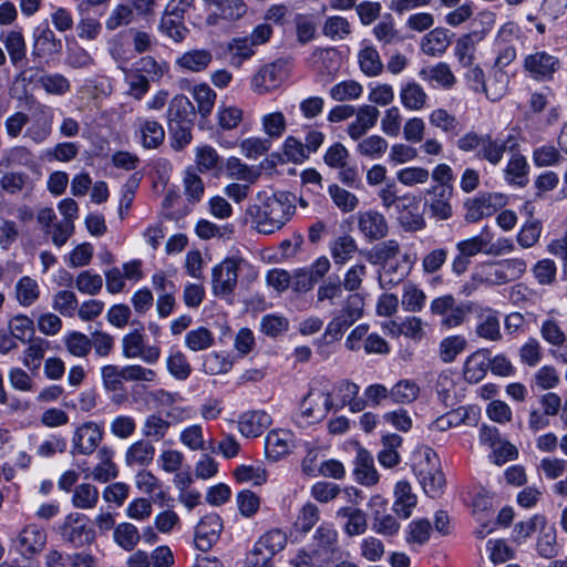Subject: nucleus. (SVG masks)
Returning a JSON list of instances; mask_svg holds the SVG:
<instances>
[{
    "mask_svg": "<svg viewBox=\"0 0 567 567\" xmlns=\"http://www.w3.org/2000/svg\"><path fill=\"white\" fill-rule=\"evenodd\" d=\"M340 554L339 534L332 524L322 523L312 536V548H300L289 559L292 567H330Z\"/></svg>",
    "mask_w": 567,
    "mask_h": 567,
    "instance_id": "obj_1",
    "label": "nucleus"
},
{
    "mask_svg": "<svg viewBox=\"0 0 567 567\" xmlns=\"http://www.w3.org/2000/svg\"><path fill=\"white\" fill-rule=\"evenodd\" d=\"M257 199L259 205L249 208V213L252 214V210L257 209L256 228L259 233L274 234L293 214L295 208L285 193L269 194L268 192H259Z\"/></svg>",
    "mask_w": 567,
    "mask_h": 567,
    "instance_id": "obj_2",
    "label": "nucleus"
},
{
    "mask_svg": "<svg viewBox=\"0 0 567 567\" xmlns=\"http://www.w3.org/2000/svg\"><path fill=\"white\" fill-rule=\"evenodd\" d=\"M248 281L258 277L257 269L241 255L234 254L225 258L212 270V289L216 296H230L237 287L238 277Z\"/></svg>",
    "mask_w": 567,
    "mask_h": 567,
    "instance_id": "obj_3",
    "label": "nucleus"
},
{
    "mask_svg": "<svg viewBox=\"0 0 567 567\" xmlns=\"http://www.w3.org/2000/svg\"><path fill=\"white\" fill-rule=\"evenodd\" d=\"M411 465L424 493L432 498L441 495L445 477L436 452L429 446L415 449L412 453Z\"/></svg>",
    "mask_w": 567,
    "mask_h": 567,
    "instance_id": "obj_4",
    "label": "nucleus"
},
{
    "mask_svg": "<svg viewBox=\"0 0 567 567\" xmlns=\"http://www.w3.org/2000/svg\"><path fill=\"white\" fill-rule=\"evenodd\" d=\"M526 269L527 264L522 258L485 261L475 267L472 278L478 284L499 286L519 279Z\"/></svg>",
    "mask_w": 567,
    "mask_h": 567,
    "instance_id": "obj_5",
    "label": "nucleus"
},
{
    "mask_svg": "<svg viewBox=\"0 0 567 567\" xmlns=\"http://www.w3.org/2000/svg\"><path fill=\"white\" fill-rule=\"evenodd\" d=\"M333 408L334 401L330 391L313 384L300 404L297 422L300 425L318 423Z\"/></svg>",
    "mask_w": 567,
    "mask_h": 567,
    "instance_id": "obj_6",
    "label": "nucleus"
},
{
    "mask_svg": "<svg viewBox=\"0 0 567 567\" xmlns=\"http://www.w3.org/2000/svg\"><path fill=\"white\" fill-rule=\"evenodd\" d=\"M472 310V302H457L452 295L436 297L430 305L431 313L440 317L441 326L446 329L457 328L463 324Z\"/></svg>",
    "mask_w": 567,
    "mask_h": 567,
    "instance_id": "obj_7",
    "label": "nucleus"
},
{
    "mask_svg": "<svg viewBox=\"0 0 567 567\" xmlns=\"http://www.w3.org/2000/svg\"><path fill=\"white\" fill-rule=\"evenodd\" d=\"M104 437V427L102 423L86 421L78 425L72 434V454L91 455L100 446Z\"/></svg>",
    "mask_w": 567,
    "mask_h": 567,
    "instance_id": "obj_8",
    "label": "nucleus"
},
{
    "mask_svg": "<svg viewBox=\"0 0 567 567\" xmlns=\"http://www.w3.org/2000/svg\"><path fill=\"white\" fill-rule=\"evenodd\" d=\"M523 68L534 81H550L560 69V61L547 51L537 50L524 56Z\"/></svg>",
    "mask_w": 567,
    "mask_h": 567,
    "instance_id": "obj_9",
    "label": "nucleus"
},
{
    "mask_svg": "<svg viewBox=\"0 0 567 567\" xmlns=\"http://www.w3.org/2000/svg\"><path fill=\"white\" fill-rule=\"evenodd\" d=\"M61 534L66 542L75 547L90 544L94 539V533L89 527V518L81 513H70L65 516Z\"/></svg>",
    "mask_w": 567,
    "mask_h": 567,
    "instance_id": "obj_10",
    "label": "nucleus"
},
{
    "mask_svg": "<svg viewBox=\"0 0 567 567\" xmlns=\"http://www.w3.org/2000/svg\"><path fill=\"white\" fill-rule=\"evenodd\" d=\"M122 354L126 359H141L146 364H155L161 358L158 346H146L140 332H131L122 339Z\"/></svg>",
    "mask_w": 567,
    "mask_h": 567,
    "instance_id": "obj_11",
    "label": "nucleus"
},
{
    "mask_svg": "<svg viewBox=\"0 0 567 567\" xmlns=\"http://www.w3.org/2000/svg\"><path fill=\"white\" fill-rule=\"evenodd\" d=\"M398 219L406 231H419L425 228L426 221L420 210V197L405 193L402 195L401 205H396Z\"/></svg>",
    "mask_w": 567,
    "mask_h": 567,
    "instance_id": "obj_12",
    "label": "nucleus"
},
{
    "mask_svg": "<svg viewBox=\"0 0 567 567\" xmlns=\"http://www.w3.org/2000/svg\"><path fill=\"white\" fill-rule=\"evenodd\" d=\"M223 520L219 515L210 513L200 518L195 527L194 544L202 551L209 550L219 539Z\"/></svg>",
    "mask_w": 567,
    "mask_h": 567,
    "instance_id": "obj_13",
    "label": "nucleus"
},
{
    "mask_svg": "<svg viewBox=\"0 0 567 567\" xmlns=\"http://www.w3.org/2000/svg\"><path fill=\"white\" fill-rule=\"evenodd\" d=\"M505 205V196L499 193L484 194L465 203V219L475 223L493 215L498 207Z\"/></svg>",
    "mask_w": 567,
    "mask_h": 567,
    "instance_id": "obj_14",
    "label": "nucleus"
},
{
    "mask_svg": "<svg viewBox=\"0 0 567 567\" xmlns=\"http://www.w3.org/2000/svg\"><path fill=\"white\" fill-rule=\"evenodd\" d=\"M53 110L52 107L38 104L33 114L30 125L27 127L24 136L35 144L44 143L52 133L53 125Z\"/></svg>",
    "mask_w": 567,
    "mask_h": 567,
    "instance_id": "obj_15",
    "label": "nucleus"
},
{
    "mask_svg": "<svg viewBox=\"0 0 567 567\" xmlns=\"http://www.w3.org/2000/svg\"><path fill=\"white\" fill-rule=\"evenodd\" d=\"M415 258L404 252L398 259L382 266L379 282L382 289H391L400 284L410 272Z\"/></svg>",
    "mask_w": 567,
    "mask_h": 567,
    "instance_id": "obj_16",
    "label": "nucleus"
},
{
    "mask_svg": "<svg viewBox=\"0 0 567 567\" xmlns=\"http://www.w3.org/2000/svg\"><path fill=\"white\" fill-rule=\"evenodd\" d=\"M14 544L23 557H34L47 544L45 529L35 524H29L19 533Z\"/></svg>",
    "mask_w": 567,
    "mask_h": 567,
    "instance_id": "obj_17",
    "label": "nucleus"
},
{
    "mask_svg": "<svg viewBox=\"0 0 567 567\" xmlns=\"http://www.w3.org/2000/svg\"><path fill=\"white\" fill-rule=\"evenodd\" d=\"M295 447V435L291 431L277 429L265 437V454L268 460L277 462L286 457Z\"/></svg>",
    "mask_w": 567,
    "mask_h": 567,
    "instance_id": "obj_18",
    "label": "nucleus"
},
{
    "mask_svg": "<svg viewBox=\"0 0 567 567\" xmlns=\"http://www.w3.org/2000/svg\"><path fill=\"white\" fill-rule=\"evenodd\" d=\"M359 231L370 241L381 239L389 231L384 215L378 210L369 209L358 215Z\"/></svg>",
    "mask_w": 567,
    "mask_h": 567,
    "instance_id": "obj_19",
    "label": "nucleus"
},
{
    "mask_svg": "<svg viewBox=\"0 0 567 567\" xmlns=\"http://www.w3.org/2000/svg\"><path fill=\"white\" fill-rule=\"evenodd\" d=\"M393 497L392 509L395 515L402 519L410 518L417 505V495L413 492L411 483L406 480L396 482Z\"/></svg>",
    "mask_w": 567,
    "mask_h": 567,
    "instance_id": "obj_20",
    "label": "nucleus"
},
{
    "mask_svg": "<svg viewBox=\"0 0 567 567\" xmlns=\"http://www.w3.org/2000/svg\"><path fill=\"white\" fill-rule=\"evenodd\" d=\"M360 388L358 384L348 380H341L333 385L331 398L334 401V408L340 409L349 405L351 412H360L365 408L364 401L358 399Z\"/></svg>",
    "mask_w": 567,
    "mask_h": 567,
    "instance_id": "obj_21",
    "label": "nucleus"
},
{
    "mask_svg": "<svg viewBox=\"0 0 567 567\" xmlns=\"http://www.w3.org/2000/svg\"><path fill=\"white\" fill-rule=\"evenodd\" d=\"M354 115L355 120L349 124L347 132L353 141H358L377 125L380 111L372 104H363L355 109Z\"/></svg>",
    "mask_w": 567,
    "mask_h": 567,
    "instance_id": "obj_22",
    "label": "nucleus"
},
{
    "mask_svg": "<svg viewBox=\"0 0 567 567\" xmlns=\"http://www.w3.org/2000/svg\"><path fill=\"white\" fill-rule=\"evenodd\" d=\"M272 423L270 414L262 410L243 413L238 420V431L245 437H258Z\"/></svg>",
    "mask_w": 567,
    "mask_h": 567,
    "instance_id": "obj_23",
    "label": "nucleus"
},
{
    "mask_svg": "<svg viewBox=\"0 0 567 567\" xmlns=\"http://www.w3.org/2000/svg\"><path fill=\"white\" fill-rule=\"evenodd\" d=\"M353 474L355 481L364 486H373L380 480V475L374 466L373 456L363 447L357 449Z\"/></svg>",
    "mask_w": 567,
    "mask_h": 567,
    "instance_id": "obj_24",
    "label": "nucleus"
},
{
    "mask_svg": "<svg viewBox=\"0 0 567 567\" xmlns=\"http://www.w3.org/2000/svg\"><path fill=\"white\" fill-rule=\"evenodd\" d=\"M213 61L208 49H190L175 60V66L182 72L199 73L205 71Z\"/></svg>",
    "mask_w": 567,
    "mask_h": 567,
    "instance_id": "obj_25",
    "label": "nucleus"
},
{
    "mask_svg": "<svg viewBox=\"0 0 567 567\" xmlns=\"http://www.w3.org/2000/svg\"><path fill=\"white\" fill-rule=\"evenodd\" d=\"M136 488L146 495L154 496L155 502L168 506L172 501L163 484L151 471L141 470L134 477Z\"/></svg>",
    "mask_w": 567,
    "mask_h": 567,
    "instance_id": "obj_26",
    "label": "nucleus"
},
{
    "mask_svg": "<svg viewBox=\"0 0 567 567\" xmlns=\"http://www.w3.org/2000/svg\"><path fill=\"white\" fill-rule=\"evenodd\" d=\"M489 368V353L481 349L470 354L463 367V374L466 381L477 383L484 379Z\"/></svg>",
    "mask_w": 567,
    "mask_h": 567,
    "instance_id": "obj_27",
    "label": "nucleus"
},
{
    "mask_svg": "<svg viewBox=\"0 0 567 567\" xmlns=\"http://www.w3.org/2000/svg\"><path fill=\"white\" fill-rule=\"evenodd\" d=\"M509 141L511 137L503 140L493 137L491 134H484V140L476 157L481 161H486L492 166H497L504 158Z\"/></svg>",
    "mask_w": 567,
    "mask_h": 567,
    "instance_id": "obj_28",
    "label": "nucleus"
},
{
    "mask_svg": "<svg viewBox=\"0 0 567 567\" xmlns=\"http://www.w3.org/2000/svg\"><path fill=\"white\" fill-rule=\"evenodd\" d=\"M426 193L433 195L429 203L431 215L440 220L450 219L453 216V207L451 205L452 189L434 186L427 189Z\"/></svg>",
    "mask_w": 567,
    "mask_h": 567,
    "instance_id": "obj_29",
    "label": "nucleus"
},
{
    "mask_svg": "<svg viewBox=\"0 0 567 567\" xmlns=\"http://www.w3.org/2000/svg\"><path fill=\"white\" fill-rule=\"evenodd\" d=\"M451 44V33L447 29L435 28L427 32L421 41V50L430 56H441Z\"/></svg>",
    "mask_w": 567,
    "mask_h": 567,
    "instance_id": "obj_30",
    "label": "nucleus"
},
{
    "mask_svg": "<svg viewBox=\"0 0 567 567\" xmlns=\"http://www.w3.org/2000/svg\"><path fill=\"white\" fill-rule=\"evenodd\" d=\"M422 80L435 84L444 90H451L456 83L451 66L446 62H439L420 71Z\"/></svg>",
    "mask_w": 567,
    "mask_h": 567,
    "instance_id": "obj_31",
    "label": "nucleus"
},
{
    "mask_svg": "<svg viewBox=\"0 0 567 567\" xmlns=\"http://www.w3.org/2000/svg\"><path fill=\"white\" fill-rule=\"evenodd\" d=\"M509 76L506 70L491 68L488 76L485 78L482 93L492 101H501L508 90Z\"/></svg>",
    "mask_w": 567,
    "mask_h": 567,
    "instance_id": "obj_32",
    "label": "nucleus"
},
{
    "mask_svg": "<svg viewBox=\"0 0 567 567\" xmlns=\"http://www.w3.org/2000/svg\"><path fill=\"white\" fill-rule=\"evenodd\" d=\"M329 251L333 262L343 266L353 259L358 251V243L351 235L343 234L330 241Z\"/></svg>",
    "mask_w": 567,
    "mask_h": 567,
    "instance_id": "obj_33",
    "label": "nucleus"
},
{
    "mask_svg": "<svg viewBox=\"0 0 567 567\" xmlns=\"http://www.w3.org/2000/svg\"><path fill=\"white\" fill-rule=\"evenodd\" d=\"M29 341L28 347L22 351L21 362L24 368L31 372H37L50 349V342L47 339L37 337Z\"/></svg>",
    "mask_w": 567,
    "mask_h": 567,
    "instance_id": "obj_34",
    "label": "nucleus"
},
{
    "mask_svg": "<svg viewBox=\"0 0 567 567\" xmlns=\"http://www.w3.org/2000/svg\"><path fill=\"white\" fill-rule=\"evenodd\" d=\"M114 451L111 447L102 446L97 450L96 458L99 463L92 471V478L100 483H106L115 478L118 474L117 466L113 462Z\"/></svg>",
    "mask_w": 567,
    "mask_h": 567,
    "instance_id": "obj_35",
    "label": "nucleus"
},
{
    "mask_svg": "<svg viewBox=\"0 0 567 567\" xmlns=\"http://www.w3.org/2000/svg\"><path fill=\"white\" fill-rule=\"evenodd\" d=\"M483 38L484 33L471 32L456 40L454 55L461 66H471L474 63L476 45Z\"/></svg>",
    "mask_w": 567,
    "mask_h": 567,
    "instance_id": "obj_36",
    "label": "nucleus"
},
{
    "mask_svg": "<svg viewBox=\"0 0 567 567\" xmlns=\"http://www.w3.org/2000/svg\"><path fill=\"white\" fill-rule=\"evenodd\" d=\"M61 40L48 25H40L34 31L33 54L47 56L58 53L61 50Z\"/></svg>",
    "mask_w": 567,
    "mask_h": 567,
    "instance_id": "obj_37",
    "label": "nucleus"
},
{
    "mask_svg": "<svg viewBox=\"0 0 567 567\" xmlns=\"http://www.w3.org/2000/svg\"><path fill=\"white\" fill-rule=\"evenodd\" d=\"M336 516L346 519L343 532L348 536H359L365 533L368 528L367 515L363 511L353 507H340Z\"/></svg>",
    "mask_w": 567,
    "mask_h": 567,
    "instance_id": "obj_38",
    "label": "nucleus"
},
{
    "mask_svg": "<svg viewBox=\"0 0 567 567\" xmlns=\"http://www.w3.org/2000/svg\"><path fill=\"white\" fill-rule=\"evenodd\" d=\"M279 84L280 68L275 63L264 65L251 79V89L258 94L267 93Z\"/></svg>",
    "mask_w": 567,
    "mask_h": 567,
    "instance_id": "obj_39",
    "label": "nucleus"
},
{
    "mask_svg": "<svg viewBox=\"0 0 567 567\" xmlns=\"http://www.w3.org/2000/svg\"><path fill=\"white\" fill-rule=\"evenodd\" d=\"M476 334L488 341H498L502 339L499 319L496 311L491 308L482 309L477 318Z\"/></svg>",
    "mask_w": 567,
    "mask_h": 567,
    "instance_id": "obj_40",
    "label": "nucleus"
},
{
    "mask_svg": "<svg viewBox=\"0 0 567 567\" xmlns=\"http://www.w3.org/2000/svg\"><path fill=\"white\" fill-rule=\"evenodd\" d=\"M427 94L416 82L412 81L401 86L400 102L402 106L412 112H417L426 106Z\"/></svg>",
    "mask_w": 567,
    "mask_h": 567,
    "instance_id": "obj_41",
    "label": "nucleus"
},
{
    "mask_svg": "<svg viewBox=\"0 0 567 567\" xmlns=\"http://www.w3.org/2000/svg\"><path fill=\"white\" fill-rule=\"evenodd\" d=\"M155 455V447L145 440L132 443L125 452V464L130 467L146 466L152 463Z\"/></svg>",
    "mask_w": 567,
    "mask_h": 567,
    "instance_id": "obj_42",
    "label": "nucleus"
},
{
    "mask_svg": "<svg viewBox=\"0 0 567 567\" xmlns=\"http://www.w3.org/2000/svg\"><path fill=\"white\" fill-rule=\"evenodd\" d=\"M395 179L406 188L424 186L430 181V169L420 165L403 166L395 172Z\"/></svg>",
    "mask_w": 567,
    "mask_h": 567,
    "instance_id": "obj_43",
    "label": "nucleus"
},
{
    "mask_svg": "<svg viewBox=\"0 0 567 567\" xmlns=\"http://www.w3.org/2000/svg\"><path fill=\"white\" fill-rule=\"evenodd\" d=\"M402 444V437L394 433L382 436V449L378 453V461L381 466L392 468L401 462L398 449Z\"/></svg>",
    "mask_w": 567,
    "mask_h": 567,
    "instance_id": "obj_44",
    "label": "nucleus"
},
{
    "mask_svg": "<svg viewBox=\"0 0 567 567\" xmlns=\"http://www.w3.org/2000/svg\"><path fill=\"white\" fill-rule=\"evenodd\" d=\"M421 388L415 380L401 379L390 389V401L395 404H410L417 400Z\"/></svg>",
    "mask_w": 567,
    "mask_h": 567,
    "instance_id": "obj_45",
    "label": "nucleus"
},
{
    "mask_svg": "<svg viewBox=\"0 0 567 567\" xmlns=\"http://www.w3.org/2000/svg\"><path fill=\"white\" fill-rule=\"evenodd\" d=\"M40 297V287L35 279L23 276L14 285V299L23 307L34 305Z\"/></svg>",
    "mask_w": 567,
    "mask_h": 567,
    "instance_id": "obj_46",
    "label": "nucleus"
},
{
    "mask_svg": "<svg viewBox=\"0 0 567 567\" xmlns=\"http://www.w3.org/2000/svg\"><path fill=\"white\" fill-rule=\"evenodd\" d=\"M557 532L553 525H548L547 520L539 528L536 542V550L543 558L549 559L557 556L559 547L557 545Z\"/></svg>",
    "mask_w": 567,
    "mask_h": 567,
    "instance_id": "obj_47",
    "label": "nucleus"
},
{
    "mask_svg": "<svg viewBox=\"0 0 567 567\" xmlns=\"http://www.w3.org/2000/svg\"><path fill=\"white\" fill-rule=\"evenodd\" d=\"M359 143L355 147V152L363 157L372 161H378L384 156L389 148L388 141L378 134H372L364 138L358 140Z\"/></svg>",
    "mask_w": 567,
    "mask_h": 567,
    "instance_id": "obj_48",
    "label": "nucleus"
},
{
    "mask_svg": "<svg viewBox=\"0 0 567 567\" xmlns=\"http://www.w3.org/2000/svg\"><path fill=\"white\" fill-rule=\"evenodd\" d=\"M226 176L233 179L254 184L258 181L260 173L257 168L247 165L240 158L230 156L225 164Z\"/></svg>",
    "mask_w": 567,
    "mask_h": 567,
    "instance_id": "obj_49",
    "label": "nucleus"
},
{
    "mask_svg": "<svg viewBox=\"0 0 567 567\" xmlns=\"http://www.w3.org/2000/svg\"><path fill=\"white\" fill-rule=\"evenodd\" d=\"M529 172V165L524 155H513L504 169L505 179L512 184L523 187L527 183V175Z\"/></svg>",
    "mask_w": 567,
    "mask_h": 567,
    "instance_id": "obj_50",
    "label": "nucleus"
},
{
    "mask_svg": "<svg viewBox=\"0 0 567 567\" xmlns=\"http://www.w3.org/2000/svg\"><path fill=\"white\" fill-rule=\"evenodd\" d=\"M467 347L464 336L453 334L443 338L439 344V357L444 363L453 362Z\"/></svg>",
    "mask_w": 567,
    "mask_h": 567,
    "instance_id": "obj_51",
    "label": "nucleus"
},
{
    "mask_svg": "<svg viewBox=\"0 0 567 567\" xmlns=\"http://www.w3.org/2000/svg\"><path fill=\"white\" fill-rule=\"evenodd\" d=\"M100 498L99 489L90 484L82 483L73 489L72 505L79 509H93Z\"/></svg>",
    "mask_w": 567,
    "mask_h": 567,
    "instance_id": "obj_52",
    "label": "nucleus"
},
{
    "mask_svg": "<svg viewBox=\"0 0 567 567\" xmlns=\"http://www.w3.org/2000/svg\"><path fill=\"white\" fill-rule=\"evenodd\" d=\"M261 130L266 135L265 138L271 140L280 138L287 128V120L282 112L275 111L264 114L260 117Z\"/></svg>",
    "mask_w": 567,
    "mask_h": 567,
    "instance_id": "obj_53",
    "label": "nucleus"
},
{
    "mask_svg": "<svg viewBox=\"0 0 567 567\" xmlns=\"http://www.w3.org/2000/svg\"><path fill=\"white\" fill-rule=\"evenodd\" d=\"M426 302L425 292L415 284L408 281L403 285L401 303L408 312H420Z\"/></svg>",
    "mask_w": 567,
    "mask_h": 567,
    "instance_id": "obj_54",
    "label": "nucleus"
},
{
    "mask_svg": "<svg viewBox=\"0 0 567 567\" xmlns=\"http://www.w3.org/2000/svg\"><path fill=\"white\" fill-rule=\"evenodd\" d=\"M113 539L122 549L131 551L138 544L141 535L135 525L124 522L114 527Z\"/></svg>",
    "mask_w": 567,
    "mask_h": 567,
    "instance_id": "obj_55",
    "label": "nucleus"
},
{
    "mask_svg": "<svg viewBox=\"0 0 567 567\" xmlns=\"http://www.w3.org/2000/svg\"><path fill=\"white\" fill-rule=\"evenodd\" d=\"M2 42L8 51L11 63L18 66L25 59L27 54L25 41L22 33L11 30L6 33Z\"/></svg>",
    "mask_w": 567,
    "mask_h": 567,
    "instance_id": "obj_56",
    "label": "nucleus"
},
{
    "mask_svg": "<svg viewBox=\"0 0 567 567\" xmlns=\"http://www.w3.org/2000/svg\"><path fill=\"white\" fill-rule=\"evenodd\" d=\"M388 150V163L392 167H403V165L412 163L419 157L417 148L412 146L409 142L394 143Z\"/></svg>",
    "mask_w": 567,
    "mask_h": 567,
    "instance_id": "obj_57",
    "label": "nucleus"
},
{
    "mask_svg": "<svg viewBox=\"0 0 567 567\" xmlns=\"http://www.w3.org/2000/svg\"><path fill=\"white\" fill-rule=\"evenodd\" d=\"M168 373L178 381H185L192 373V365L187 357L179 350H171L166 358Z\"/></svg>",
    "mask_w": 567,
    "mask_h": 567,
    "instance_id": "obj_58",
    "label": "nucleus"
},
{
    "mask_svg": "<svg viewBox=\"0 0 567 567\" xmlns=\"http://www.w3.org/2000/svg\"><path fill=\"white\" fill-rule=\"evenodd\" d=\"M328 194L332 203L344 214L355 210L360 204L355 194L339 186L338 184L330 185L328 187Z\"/></svg>",
    "mask_w": 567,
    "mask_h": 567,
    "instance_id": "obj_59",
    "label": "nucleus"
},
{
    "mask_svg": "<svg viewBox=\"0 0 567 567\" xmlns=\"http://www.w3.org/2000/svg\"><path fill=\"white\" fill-rule=\"evenodd\" d=\"M234 477L238 483L258 486L267 482L268 473L261 464H241L234 470Z\"/></svg>",
    "mask_w": 567,
    "mask_h": 567,
    "instance_id": "obj_60",
    "label": "nucleus"
},
{
    "mask_svg": "<svg viewBox=\"0 0 567 567\" xmlns=\"http://www.w3.org/2000/svg\"><path fill=\"white\" fill-rule=\"evenodd\" d=\"M532 159L536 167H549L559 165L564 157L559 148L550 143H546L533 150Z\"/></svg>",
    "mask_w": 567,
    "mask_h": 567,
    "instance_id": "obj_61",
    "label": "nucleus"
},
{
    "mask_svg": "<svg viewBox=\"0 0 567 567\" xmlns=\"http://www.w3.org/2000/svg\"><path fill=\"white\" fill-rule=\"evenodd\" d=\"M169 427L168 420L158 414H150L145 417L141 431L145 437L158 442L167 435Z\"/></svg>",
    "mask_w": 567,
    "mask_h": 567,
    "instance_id": "obj_62",
    "label": "nucleus"
},
{
    "mask_svg": "<svg viewBox=\"0 0 567 567\" xmlns=\"http://www.w3.org/2000/svg\"><path fill=\"white\" fill-rule=\"evenodd\" d=\"M141 142L145 148H156L165 138V131L163 126L152 120H144L140 124Z\"/></svg>",
    "mask_w": 567,
    "mask_h": 567,
    "instance_id": "obj_63",
    "label": "nucleus"
},
{
    "mask_svg": "<svg viewBox=\"0 0 567 567\" xmlns=\"http://www.w3.org/2000/svg\"><path fill=\"white\" fill-rule=\"evenodd\" d=\"M75 289L86 296H96L103 287V278L93 270H83L74 279Z\"/></svg>",
    "mask_w": 567,
    "mask_h": 567,
    "instance_id": "obj_64",
    "label": "nucleus"
}]
</instances>
